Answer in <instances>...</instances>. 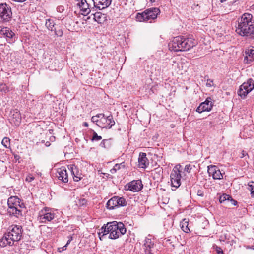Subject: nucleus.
<instances>
[{
	"instance_id": "46",
	"label": "nucleus",
	"mask_w": 254,
	"mask_h": 254,
	"mask_svg": "<svg viewBox=\"0 0 254 254\" xmlns=\"http://www.w3.org/2000/svg\"><path fill=\"white\" fill-rule=\"evenodd\" d=\"M197 194L198 196H203V192L202 191V190H197Z\"/></svg>"
},
{
	"instance_id": "8",
	"label": "nucleus",
	"mask_w": 254,
	"mask_h": 254,
	"mask_svg": "<svg viewBox=\"0 0 254 254\" xmlns=\"http://www.w3.org/2000/svg\"><path fill=\"white\" fill-rule=\"evenodd\" d=\"M106 205L107 209L112 210L116 207L126 206L127 201L124 197L114 196L108 200Z\"/></svg>"
},
{
	"instance_id": "18",
	"label": "nucleus",
	"mask_w": 254,
	"mask_h": 254,
	"mask_svg": "<svg viewBox=\"0 0 254 254\" xmlns=\"http://www.w3.org/2000/svg\"><path fill=\"white\" fill-rule=\"evenodd\" d=\"M242 89L245 90L246 93H250L254 89V80L250 78L246 82H244L240 86V92L242 91Z\"/></svg>"
},
{
	"instance_id": "14",
	"label": "nucleus",
	"mask_w": 254,
	"mask_h": 254,
	"mask_svg": "<svg viewBox=\"0 0 254 254\" xmlns=\"http://www.w3.org/2000/svg\"><path fill=\"white\" fill-rule=\"evenodd\" d=\"M208 173L209 175L212 176L215 180H220L222 179L223 175L218 167L215 165H210L208 166Z\"/></svg>"
},
{
	"instance_id": "25",
	"label": "nucleus",
	"mask_w": 254,
	"mask_h": 254,
	"mask_svg": "<svg viewBox=\"0 0 254 254\" xmlns=\"http://www.w3.org/2000/svg\"><path fill=\"white\" fill-rule=\"evenodd\" d=\"M180 226L182 229V230L186 232V233H189L190 232V229L189 228V221L188 220L186 219H184L180 224Z\"/></svg>"
},
{
	"instance_id": "7",
	"label": "nucleus",
	"mask_w": 254,
	"mask_h": 254,
	"mask_svg": "<svg viewBox=\"0 0 254 254\" xmlns=\"http://www.w3.org/2000/svg\"><path fill=\"white\" fill-rule=\"evenodd\" d=\"M12 15L10 6L6 3H0V22L10 21Z\"/></svg>"
},
{
	"instance_id": "39",
	"label": "nucleus",
	"mask_w": 254,
	"mask_h": 254,
	"mask_svg": "<svg viewBox=\"0 0 254 254\" xmlns=\"http://www.w3.org/2000/svg\"><path fill=\"white\" fill-rule=\"evenodd\" d=\"M0 91L4 93H7L9 91L8 87L5 84H1L0 87Z\"/></svg>"
},
{
	"instance_id": "13",
	"label": "nucleus",
	"mask_w": 254,
	"mask_h": 254,
	"mask_svg": "<svg viewBox=\"0 0 254 254\" xmlns=\"http://www.w3.org/2000/svg\"><path fill=\"white\" fill-rule=\"evenodd\" d=\"M74 0L76 2V5L79 7L82 15H87L90 12L89 4L87 3L86 0Z\"/></svg>"
},
{
	"instance_id": "42",
	"label": "nucleus",
	"mask_w": 254,
	"mask_h": 254,
	"mask_svg": "<svg viewBox=\"0 0 254 254\" xmlns=\"http://www.w3.org/2000/svg\"><path fill=\"white\" fill-rule=\"evenodd\" d=\"M206 85L207 87H212L213 86V81L210 79H208Z\"/></svg>"
},
{
	"instance_id": "15",
	"label": "nucleus",
	"mask_w": 254,
	"mask_h": 254,
	"mask_svg": "<svg viewBox=\"0 0 254 254\" xmlns=\"http://www.w3.org/2000/svg\"><path fill=\"white\" fill-rule=\"evenodd\" d=\"M127 189L132 192H137L143 188V184L140 180H133L127 184Z\"/></svg>"
},
{
	"instance_id": "20",
	"label": "nucleus",
	"mask_w": 254,
	"mask_h": 254,
	"mask_svg": "<svg viewBox=\"0 0 254 254\" xmlns=\"http://www.w3.org/2000/svg\"><path fill=\"white\" fill-rule=\"evenodd\" d=\"M149 164V161L146 157V154L143 152L140 153L138 157L139 167L141 168L145 169L148 166Z\"/></svg>"
},
{
	"instance_id": "26",
	"label": "nucleus",
	"mask_w": 254,
	"mask_h": 254,
	"mask_svg": "<svg viewBox=\"0 0 254 254\" xmlns=\"http://www.w3.org/2000/svg\"><path fill=\"white\" fill-rule=\"evenodd\" d=\"M125 168V163L124 162L120 163V164H116L115 165L114 167L110 170V172L112 174H115L117 172V171L121 169H124Z\"/></svg>"
},
{
	"instance_id": "33",
	"label": "nucleus",
	"mask_w": 254,
	"mask_h": 254,
	"mask_svg": "<svg viewBox=\"0 0 254 254\" xmlns=\"http://www.w3.org/2000/svg\"><path fill=\"white\" fill-rule=\"evenodd\" d=\"M46 26L47 27V28L49 30H50L51 31H53V28L54 27V23L53 20H52L50 19L46 20V23H45Z\"/></svg>"
},
{
	"instance_id": "40",
	"label": "nucleus",
	"mask_w": 254,
	"mask_h": 254,
	"mask_svg": "<svg viewBox=\"0 0 254 254\" xmlns=\"http://www.w3.org/2000/svg\"><path fill=\"white\" fill-rule=\"evenodd\" d=\"M192 169V166L190 164H187L185 166L184 169V173L185 172L190 173Z\"/></svg>"
},
{
	"instance_id": "31",
	"label": "nucleus",
	"mask_w": 254,
	"mask_h": 254,
	"mask_svg": "<svg viewBox=\"0 0 254 254\" xmlns=\"http://www.w3.org/2000/svg\"><path fill=\"white\" fill-rule=\"evenodd\" d=\"M100 146L104 148H109L111 146L110 140L103 139L100 144Z\"/></svg>"
},
{
	"instance_id": "24",
	"label": "nucleus",
	"mask_w": 254,
	"mask_h": 254,
	"mask_svg": "<svg viewBox=\"0 0 254 254\" xmlns=\"http://www.w3.org/2000/svg\"><path fill=\"white\" fill-rule=\"evenodd\" d=\"M8 212L10 215L16 217H18L20 215H21V210L18 208L17 206L8 207Z\"/></svg>"
},
{
	"instance_id": "38",
	"label": "nucleus",
	"mask_w": 254,
	"mask_h": 254,
	"mask_svg": "<svg viewBox=\"0 0 254 254\" xmlns=\"http://www.w3.org/2000/svg\"><path fill=\"white\" fill-rule=\"evenodd\" d=\"M213 248L216 251L217 254H224L222 249L220 247L217 245H214L213 246Z\"/></svg>"
},
{
	"instance_id": "22",
	"label": "nucleus",
	"mask_w": 254,
	"mask_h": 254,
	"mask_svg": "<svg viewBox=\"0 0 254 254\" xmlns=\"http://www.w3.org/2000/svg\"><path fill=\"white\" fill-rule=\"evenodd\" d=\"M93 19L99 24L104 23L107 20L106 15L101 13V12H97L93 14Z\"/></svg>"
},
{
	"instance_id": "32",
	"label": "nucleus",
	"mask_w": 254,
	"mask_h": 254,
	"mask_svg": "<svg viewBox=\"0 0 254 254\" xmlns=\"http://www.w3.org/2000/svg\"><path fill=\"white\" fill-rule=\"evenodd\" d=\"M231 198V196L226 194H223L219 197V202L220 203H224L225 201L229 202V199Z\"/></svg>"
},
{
	"instance_id": "49",
	"label": "nucleus",
	"mask_w": 254,
	"mask_h": 254,
	"mask_svg": "<svg viewBox=\"0 0 254 254\" xmlns=\"http://www.w3.org/2000/svg\"><path fill=\"white\" fill-rule=\"evenodd\" d=\"M238 0H234L230 2V4L232 5L235 4V3L238 1Z\"/></svg>"
},
{
	"instance_id": "23",
	"label": "nucleus",
	"mask_w": 254,
	"mask_h": 254,
	"mask_svg": "<svg viewBox=\"0 0 254 254\" xmlns=\"http://www.w3.org/2000/svg\"><path fill=\"white\" fill-rule=\"evenodd\" d=\"M20 199L16 196L10 197L8 199L7 204L8 207L20 206Z\"/></svg>"
},
{
	"instance_id": "35",
	"label": "nucleus",
	"mask_w": 254,
	"mask_h": 254,
	"mask_svg": "<svg viewBox=\"0 0 254 254\" xmlns=\"http://www.w3.org/2000/svg\"><path fill=\"white\" fill-rule=\"evenodd\" d=\"M238 94L239 96L241 97V98L245 99L248 94L246 93L245 92V90H244L243 89H242V91L241 92H240V87L238 91Z\"/></svg>"
},
{
	"instance_id": "4",
	"label": "nucleus",
	"mask_w": 254,
	"mask_h": 254,
	"mask_svg": "<svg viewBox=\"0 0 254 254\" xmlns=\"http://www.w3.org/2000/svg\"><path fill=\"white\" fill-rule=\"evenodd\" d=\"M195 44L194 40L193 38L184 36H179L173 38L169 43L168 46L171 51H185L189 50Z\"/></svg>"
},
{
	"instance_id": "5",
	"label": "nucleus",
	"mask_w": 254,
	"mask_h": 254,
	"mask_svg": "<svg viewBox=\"0 0 254 254\" xmlns=\"http://www.w3.org/2000/svg\"><path fill=\"white\" fill-rule=\"evenodd\" d=\"M160 13L158 8H151L146 9L142 13H138L136 19L139 22L152 23Z\"/></svg>"
},
{
	"instance_id": "36",
	"label": "nucleus",
	"mask_w": 254,
	"mask_h": 254,
	"mask_svg": "<svg viewBox=\"0 0 254 254\" xmlns=\"http://www.w3.org/2000/svg\"><path fill=\"white\" fill-rule=\"evenodd\" d=\"M248 189L251 191V196L254 197V183L251 182L249 184Z\"/></svg>"
},
{
	"instance_id": "29",
	"label": "nucleus",
	"mask_w": 254,
	"mask_h": 254,
	"mask_svg": "<svg viewBox=\"0 0 254 254\" xmlns=\"http://www.w3.org/2000/svg\"><path fill=\"white\" fill-rule=\"evenodd\" d=\"M246 56L244 58V61L248 63V57L253 56L254 55V49H248L245 51Z\"/></svg>"
},
{
	"instance_id": "27",
	"label": "nucleus",
	"mask_w": 254,
	"mask_h": 254,
	"mask_svg": "<svg viewBox=\"0 0 254 254\" xmlns=\"http://www.w3.org/2000/svg\"><path fill=\"white\" fill-rule=\"evenodd\" d=\"M104 116V114H98L95 116H94L91 118V121L93 123H95L97 126L100 127V125L101 124L100 119L102 118V117Z\"/></svg>"
},
{
	"instance_id": "37",
	"label": "nucleus",
	"mask_w": 254,
	"mask_h": 254,
	"mask_svg": "<svg viewBox=\"0 0 254 254\" xmlns=\"http://www.w3.org/2000/svg\"><path fill=\"white\" fill-rule=\"evenodd\" d=\"M87 200L85 198H80L78 199V204L79 206H84L87 204Z\"/></svg>"
},
{
	"instance_id": "48",
	"label": "nucleus",
	"mask_w": 254,
	"mask_h": 254,
	"mask_svg": "<svg viewBox=\"0 0 254 254\" xmlns=\"http://www.w3.org/2000/svg\"><path fill=\"white\" fill-rule=\"evenodd\" d=\"M53 98L52 95L51 94H47V95H45V96H44V98L45 99H48L49 98Z\"/></svg>"
},
{
	"instance_id": "1",
	"label": "nucleus",
	"mask_w": 254,
	"mask_h": 254,
	"mask_svg": "<svg viewBox=\"0 0 254 254\" xmlns=\"http://www.w3.org/2000/svg\"><path fill=\"white\" fill-rule=\"evenodd\" d=\"M236 32L239 35L254 38V19L252 14L245 13L237 19Z\"/></svg>"
},
{
	"instance_id": "10",
	"label": "nucleus",
	"mask_w": 254,
	"mask_h": 254,
	"mask_svg": "<svg viewBox=\"0 0 254 254\" xmlns=\"http://www.w3.org/2000/svg\"><path fill=\"white\" fill-rule=\"evenodd\" d=\"M154 247V242L152 240V236L148 235L146 237L143 245V248L145 252V254H154L153 251Z\"/></svg>"
},
{
	"instance_id": "12",
	"label": "nucleus",
	"mask_w": 254,
	"mask_h": 254,
	"mask_svg": "<svg viewBox=\"0 0 254 254\" xmlns=\"http://www.w3.org/2000/svg\"><path fill=\"white\" fill-rule=\"evenodd\" d=\"M213 104L210 98H207L205 101L201 103L197 108L196 111L199 113L205 111H210L212 108Z\"/></svg>"
},
{
	"instance_id": "41",
	"label": "nucleus",
	"mask_w": 254,
	"mask_h": 254,
	"mask_svg": "<svg viewBox=\"0 0 254 254\" xmlns=\"http://www.w3.org/2000/svg\"><path fill=\"white\" fill-rule=\"evenodd\" d=\"M54 30H55V35H56L57 36L61 37L63 34V31L61 29H59L57 30L54 29Z\"/></svg>"
},
{
	"instance_id": "21",
	"label": "nucleus",
	"mask_w": 254,
	"mask_h": 254,
	"mask_svg": "<svg viewBox=\"0 0 254 254\" xmlns=\"http://www.w3.org/2000/svg\"><path fill=\"white\" fill-rule=\"evenodd\" d=\"M70 169L74 181L78 182L82 178V174L79 172L76 166L72 165L70 166Z\"/></svg>"
},
{
	"instance_id": "45",
	"label": "nucleus",
	"mask_w": 254,
	"mask_h": 254,
	"mask_svg": "<svg viewBox=\"0 0 254 254\" xmlns=\"http://www.w3.org/2000/svg\"><path fill=\"white\" fill-rule=\"evenodd\" d=\"M246 155H248L246 151L243 150L241 152V155L240 156V158H242L244 157L245 156H246Z\"/></svg>"
},
{
	"instance_id": "16",
	"label": "nucleus",
	"mask_w": 254,
	"mask_h": 254,
	"mask_svg": "<svg viewBox=\"0 0 254 254\" xmlns=\"http://www.w3.org/2000/svg\"><path fill=\"white\" fill-rule=\"evenodd\" d=\"M56 176L60 180L64 183H67L68 181L67 171L64 167H62L57 169Z\"/></svg>"
},
{
	"instance_id": "28",
	"label": "nucleus",
	"mask_w": 254,
	"mask_h": 254,
	"mask_svg": "<svg viewBox=\"0 0 254 254\" xmlns=\"http://www.w3.org/2000/svg\"><path fill=\"white\" fill-rule=\"evenodd\" d=\"M2 32L4 35L9 39H11L14 36V33L11 30L7 28L2 30Z\"/></svg>"
},
{
	"instance_id": "47",
	"label": "nucleus",
	"mask_w": 254,
	"mask_h": 254,
	"mask_svg": "<svg viewBox=\"0 0 254 254\" xmlns=\"http://www.w3.org/2000/svg\"><path fill=\"white\" fill-rule=\"evenodd\" d=\"M254 60V58L253 56H249L248 57V63H250L252 62H253Z\"/></svg>"
},
{
	"instance_id": "34",
	"label": "nucleus",
	"mask_w": 254,
	"mask_h": 254,
	"mask_svg": "<svg viewBox=\"0 0 254 254\" xmlns=\"http://www.w3.org/2000/svg\"><path fill=\"white\" fill-rule=\"evenodd\" d=\"M101 139H102V137L101 136H99L95 131L93 130V136L91 139V141H99Z\"/></svg>"
},
{
	"instance_id": "19",
	"label": "nucleus",
	"mask_w": 254,
	"mask_h": 254,
	"mask_svg": "<svg viewBox=\"0 0 254 254\" xmlns=\"http://www.w3.org/2000/svg\"><path fill=\"white\" fill-rule=\"evenodd\" d=\"M11 122L15 126H19L21 123V116L20 112L18 110H15L11 112Z\"/></svg>"
},
{
	"instance_id": "53",
	"label": "nucleus",
	"mask_w": 254,
	"mask_h": 254,
	"mask_svg": "<svg viewBox=\"0 0 254 254\" xmlns=\"http://www.w3.org/2000/svg\"><path fill=\"white\" fill-rule=\"evenodd\" d=\"M59 10H63V7H60Z\"/></svg>"
},
{
	"instance_id": "11",
	"label": "nucleus",
	"mask_w": 254,
	"mask_h": 254,
	"mask_svg": "<svg viewBox=\"0 0 254 254\" xmlns=\"http://www.w3.org/2000/svg\"><path fill=\"white\" fill-rule=\"evenodd\" d=\"M100 127L106 129L111 128L115 124V122L112 115L105 117L104 114V116L100 119Z\"/></svg>"
},
{
	"instance_id": "44",
	"label": "nucleus",
	"mask_w": 254,
	"mask_h": 254,
	"mask_svg": "<svg viewBox=\"0 0 254 254\" xmlns=\"http://www.w3.org/2000/svg\"><path fill=\"white\" fill-rule=\"evenodd\" d=\"M229 202H230L231 204L234 206H236L237 204V201L233 199L231 196V198H229Z\"/></svg>"
},
{
	"instance_id": "3",
	"label": "nucleus",
	"mask_w": 254,
	"mask_h": 254,
	"mask_svg": "<svg viewBox=\"0 0 254 254\" xmlns=\"http://www.w3.org/2000/svg\"><path fill=\"white\" fill-rule=\"evenodd\" d=\"M22 232L23 229L20 225H12L9 226L8 231L0 239V246L4 247L7 245H13L14 242L21 239Z\"/></svg>"
},
{
	"instance_id": "50",
	"label": "nucleus",
	"mask_w": 254,
	"mask_h": 254,
	"mask_svg": "<svg viewBox=\"0 0 254 254\" xmlns=\"http://www.w3.org/2000/svg\"><path fill=\"white\" fill-rule=\"evenodd\" d=\"M13 1H17V2H23L26 0H12Z\"/></svg>"
},
{
	"instance_id": "55",
	"label": "nucleus",
	"mask_w": 254,
	"mask_h": 254,
	"mask_svg": "<svg viewBox=\"0 0 254 254\" xmlns=\"http://www.w3.org/2000/svg\"><path fill=\"white\" fill-rule=\"evenodd\" d=\"M151 2H155L156 0H150Z\"/></svg>"
},
{
	"instance_id": "2",
	"label": "nucleus",
	"mask_w": 254,
	"mask_h": 254,
	"mask_svg": "<svg viewBox=\"0 0 254 254\" xmlns=\"http://www.w3.org/2000/svg\"><path fill=\"white\" fill-rule=\"evenodd\" d=\"M126 231V228L123 223L112 221L104 224L100 229L98 235L101 240L107 234H109V238L116 239L125 234Z\"/></svg>"
},
{
	"instance_id": "17",
	"label": "nucleus",
	"mask_w": 254,
	"mask_h": 254,
	"mask_svg": "<svg viewBox=\"0 0 254 254\" xmlns=\"http://www.w3.org/2000/svg\"><path fill=\"white\" fill-rule=\"evenodd\" d=\"M94 6L99 10L108 7L111 3L112 0H92Z\"/></svg>"
},
{
	"instance_id": "54",
	"label": "nucleus",
	"mask_w": 254,
	"mask_h": 254,
	"mask_svg": "<svg viewBox=\"0 0 254 254\" xmlns=\"http://www.w3.org/2000/svg\"><path fill=\"white\" fill-rule=\"evenodd\" d=\"M59 10H63V7H60Z\"/></svg>"
},
{
	"instance_id": "30",
	"label": "nucleus",
	"mask_w": 254,
	"mask_h": 254,
	"mask_svg": "<svg viewBox=\"0 0 254 254\" xmlns=\"http://www.w3.org/2000/svg\"><path fill=\"white\" fill-rule=\"evenodd\" d=\"M2 145L6 148H9L10 147V140L8 137H5L1 141Z\"/></svg>"
},
{
	"instance_id": "6",
	"label": "nucleus",
	"mask_w": 254,
	"mask_h": 254,
	"mask_svg": "<svg viewBox=\"0 0 254 254\" xmlns=\"http://www.w3.org/2000/svg\"><path fill=\"white\" fill-rule=\"evenodd\" d=\"M182 171V167L180 164H177L172 169L170 174V181L172 187L174 188L175 190L179 188L181 184V179L182 177L181 173Z\"/></svg>"
},
{
	"instance_id": "52",
	"label": "nucleus",
	"mask_w": 254,
	"mask_h": 254,
	"mask_svg": "<svg viewBox=\"0 0 254 254\" xmlns=\"http://www.w3.org/2000/svg\"><path fill=\"white\" fill-rule=\"evenodd\" d=\"M83 126H84L85 127H88V124L87 122H84L83 124Z\"/></svg>"
},
{
	"instance_id": "9",
	"label": "nucleus",
	"mask_w": 254,
	"mask_h": 254,
	"mask_svg": "<svg viewBox=\"0 0 254 254\" xmlns=\"http://www.w3.org/2000/svg\"><path fill=\"white\" fill-rule=\"evenodd\" d=\"M55 217V214L48 208L42 209L39 213L38 220L41 223H44L51 221Z\"/></svg>"
},
{
	"instance_id": "51",
	"label": "nucleus",
	"mask_w": 254,
	"mask_h": 254,
	"mask_svg": "<svg viewBox=\"0 0 254 254\" xmlns=\"http://www.w3.org/2000/svg\"><path fill=\"white\" fill-rule=\"evenodd\" d=\"M71 240V239H69V240H68V241H67V242L66 244V245H65L63 248H65V247H66V246H67V245H68V244L70 243V242Z\"/></svg>"
},
{
	"instance_id": "43",
	"label": "nucleus",
	"mask_w": 254,
	"mask_h": 254,
	"mask_svg": "<svg viewBox=\"0 0 254 254\" xmlns=\"http://www.w3.org/2000/svg\"><path fill=\"white\" fill-rule=\"evenodd\" d=\"M34 179V177L32 175H29L26 177L25 180L27 182H30L32 181Z\"/></svg>"
}]
</instances>
